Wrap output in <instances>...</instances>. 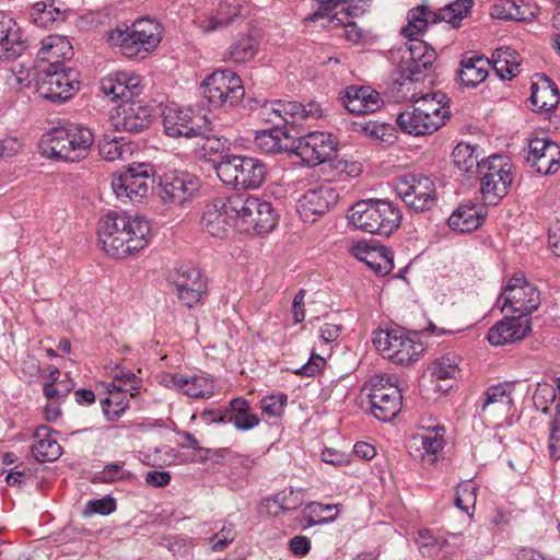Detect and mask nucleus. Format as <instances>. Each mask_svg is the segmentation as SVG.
Listing matches in <instances>:
<instances>
[{"label": "nucleus", "instance_id": "nucleus-1", "mask_svg": "<svg viewBox=\"0 0 560 560\" xmlns=\"http://www.w3.org/2000/svg\"><path fill=\"white\" fill-rule=\"evenodd\" d=\"M97 235L108 256L122 259L148 245L150 224L140 217L109 211L100 219Z\"/></svg>", "mask_w": 560, "mask_h": 560}, {"label": "nucleus", "instance_id": "nucleus-2", "mask_svg": "<svg viewBox=\"0 0 560 560\" xmlns=\"http://www.w3.org/2000/svg\"><path fill=\"white\" fill-rule=\"evenodd\" d=\"M93 142L91 129L71 124L45 132L39 140L38 149L44 158L78 163L89 156Z\"/></svg>", "mask_w": 560, "mask_h": 560}, {"label": "nucleus", "instance_id": "nucleus-3", "mask_svg": "<svg viewBox=\"0 0 560 560\" xmlns=\"http://www.w3.org/2000/svg\"><path fill=\"white\" fill-rule=\"evenodd\" d=\"M349 211L355 229L385 237L397 231L402 220L399 206L388 199L359 200Z\"/></svg>", "mask_w": 560, "mask_h": 560}, {"label": "nucleus", "instance_id": "nucleus-4", "mask_svg": "<svg viewBox=\"0 0 560 560\" xmlns=\"http://www.w3.org/2000/svg\"><path fill=\"white\" fill-rule=\"evenodd\" d=\"M214 170L220 180L235 190L258 189L269 175V167L262 160L241 154L222 155L214 162Z\"/></svg>", "mask_w": 560, "mask_h": 560}, {"label": "nucleus", "instance_id": "nucleus-5", "mask_svg": "<svg viewBox=\"0 0 560 560\" xmlns=\"http://www.w3.org/2000/svg\"><path fill=\"white\" fill-rule=\"evenodd\" d=\"M162 25L149 18L136 20L125 28L116 27L108 33V43L120 48L129 59H144L161 43Z\"/></svg>", "mask_w": 560, "mask_h": 560}, {"label": "nucleus", "instance_id": "nucleus-6", "mask_svg": "<svg viewBox=\"0 0 560 560\" xmlns=\"http://www.w3.org/2000/svg\"><path fill=\"white\" fill-rule=\"evenodd\" d=\"M338 138L325 131H311L292 140L290 153L301 159L302 164L314 167L328 163L337 172H348V162L337 158Z\"/></svg>", "mask_w": 560, "mask_h": 560}, {"label": "nucleus", "instance_id": "nucleus-7", "mask_svg": "<svg viewBox=\"0 0 560 560\" xmlns=\"http://www.w3.org/2000/svg\"><path fill=\"white\" fill-rule=\"evenodd\" d=\"M513 164L506 156L491 155L481 159L479 174L480 192L488 206H497L504 198L513 184Z\"/></svg>", "mask_w": 560, "mask_h": 560}, {"label": "nucleus", "instance_id": "nucleus-8", "mask_svg": "<svg viewBox=\"0 0 560 560\" xmlns=\"http://www.w3.org/2000/svg\"><path fill=\"white\" fill-rule=\"evenodd\" d=\"M474 2H448L439 11H432L421 4L408 12V24L402 27L401 33L406 37L423 35L429 25L445 21L453 27H457L460 21L470 13Z\"/></svg>", "mask_w": 560, "mask_h": 560}, {"label": "nucleus", "instance_id": "nucleus-9", "mask_svg": "<svg viewBox=\"0 0 560 560\" xmlns=\"http://www.w3.org/2000/svg\"><path fill=\"white\" fill-rule=\"evenodd\" d=\"M200 95L214 108L236 106L245 95L242 79L232 70H217L199 88Z\"/></svg>", "mask_w": 560, "mask_h": 560}, {"label": "nucleus", "instance_id": "nucleus-10", "mask_svg": "<svg viewBox=\"0 0 560 560\" xmlns=\"http://www.w3.org/2000/svg\"><path fill=\"white\" fill-rule=\"evenodd\" d=\"M36 92L52 103H63L80 90V73L71 67L37 71Z\"/></svg>", "mask_w": 560, "mask_h": 560}, {"label": "nucleus", "instance_id": "nucleus-11", "mask_svg": "<svg viewBox=\"0 0 560 560\" xmlns=\"http://www.w3.org/2000/svg\"><path fill=\"white\" fill-rule=\"evenodd\" d=\"M233 208L237 209L238 221L244 231L257 234L269 233L278 223V213L271 202L246 194H235Z\"/></svg>", "mask_w": 560, "mask_h": 560}, {"label": "nucleus", "instance_id": "nucleus-12", "mask_svg": "<svg viewBox=\"0 0 560 560\" xmlns=\"http://www.w3.org/2000/svg\"><path fill=\"white\" fill-rule=\"evenodd\" d=\"M396 192L409 211L421 213L436 206L434 182L421 173H407L397 178Z\"/></svg>", "mask_w": 560, "mask_h": 560}, {"label": "nucleus", "instance_id": "nucleus-13", "mask_svg": "<svg viewBox=\"0 0 560 560\" xmlns=\"http://www.w3.org/2000/svg\"><path fill=\"white\" fill-rule=\"evenodd\" d=\"M373 343L384 358L398 364L416 361L424 351L421 342H416L401 329H380L374 332Z\"/></svg>", "mask_w": 560, "mask_h": 560}, {"label": "nucleus", "instance_id": "nucleus-14", "mask_svg": "<svg viewBox=\"0 0 560 560\" xmlns=\"http://www.w3.org/2000/svg\"><path fill=\"white\" fill-rule=\"evenodd\" d=\"M235 194L228 197H218L208 202L202 212L200 224L202 230L212 237L226 238L238 225L237 209L233 208Z\"/></svg>", "mask_w": 560, "mask_h": 560}, {"label": "nucleus", "instance_id": "nucleus-15", "mask_svg": "<svg viewBox=\"0 0 560 560\" xmlns=\"http://www.w3.org/2000/svg\"><path fill=\"white\" fill-rule=\"evenodd\" d=\"M171 283L178 302L187 308L202 304L208 296V279L196 267L182 265L172 276Z\"/></svg>", "mask_w": 560, "mask_h": 560}, {"label": "nucleus", "instance_id": "nucleus-16", "mask_svg": "<svg viewBox=\"0 0 560 560\" xmlns=\"http://www.w3.org/2000/svg\"><path fill=\"white\" fill-rule=\"evenodd\" d=\"M201 187L200 178L188 172L170 171L159 180L158 194L165 205L184 206Z\"/></svg>", "mask_w": 560, "mask_h": 560}, {"label": "nucleus", "instance_id": "nucleus-17", "mask_svg": "<svg viewBox=\"0 0 560 560\" xmlns=\"http://www.w3.org/2000/svg\"><path fill=\"white\" fill-rule=\"evenodd\" d=\"M389 380V377L373 378L368 395L372 415L384 422L397 417L402 404L401 389Z\"/></svg>", "mask_w": 560, "mask_h": 560}, {"label": "nucleus", "instance_id": "nucleus-18", "mask_svg": "<svg viewBox=\"0 0 560 560\" xmlns=\"http://www.w3.org/2000/svg\"><path fill=\"white\" fill-rule=\"evenodd\" d=\"M149 171L150 165L141 163L130 164L118 171L112 183L117 198L140 201L145 197L152 183Z\"/></svg>", "mask_w": 560, "mask_h": 560}, {"label": "nucleus", "instance_id": "nucleus-19", "mask_svg": "<svg viewBox=\"0 0 560 560\" xmlns=\"http://www.w3.org/2000/svg\"><path fill=\"white\" fill-rule=\"evenodd\" d=\"M503 308L509 307L517 316L529 317L540 305L539 291L521 276L511 278L502 293Z\"/></svg>", "mask_w": 560, "mask_h": 560}, {"label": "nucleus", "instance_id": "nucleus-20", "mask_svg": "<svg viewBox=\"0 0 560 560\" xmlns=\"http://www.w3.org/2000/svg\"><path fill=\"white\" fill-rule=\"evenodd\" d=\"M154 108L144 100L121 102L113 116L117 130L140 133L152 122Z\"/></svg>", "mask_w": 560, "mask_h": 560}, {"label": "nucleus", "instance_id": "nucleus-21", "mask_svg": "<svg viewBox=\"0 0 560 560\" xmlns=\"http://www.w3.org/2000/svg\"><path fill=\"white\" fill-rule=\"evenodd\" d=\"M339 199L338 190L330 184L306 190L299 199L298 211L304 221H316L334 207Z\"/></svg>", "mask_w": 560, "mask_h": 560}, {"label": "nucleus", "instance_id": "nucleus-22", "mask_svg": "<svg viewBox=\"0 0 560 560\" xmlns=\"http://www.w3.org/2000/svg\"><path fill=\"white\" fill-rule=\"evenodd\" d=\"M73 55V47L66 36L51 34L40 42L36 52V69L65 68V62L71 60Z\"/></svg>", "mask_w": 560, "mask_h": 560}, {"label": "nucleus", "instance_id": "nucleus-23", "mask_svg": "<svg viewBox=\"0 0 560 560\" xmlns=\"http://www.w3.org/2000/svg\"><path fill=\"white\" fill-rule=\"evenodd\" d=\"M207 117L191 109L170 110L163 118L164 131L168 137L195 138L207 130Z\"/></svg>", "mask_w": 560, "mask_h": 560}, {"label": "nucleus", "instance_id": "nucleus-24", "mask_svg": "<svg viewBox=\"0 0 560 560\" xmlns=\"http://www.w3.org/2000/svg\"><path fill=\"white\" fill-rule=\"evenodd\" d=\"M526 161L539 174H555L560 167V147L548 138L532 139Z\"/></svg>", "mask_w": 560, "mask_h": 560}, {"label": "nucleus", "instance_id": "nucleus-25", "mask_svg": "<svg viewBox=\"0 0 560 560\" xmlns=\"http://www.w3.org/2000/svg\"><path fill=\"white\" fill-rule=\"evenodd\" d=\"M530 331V317L513 315L493 325L488 331L487 339L493 346H503L523 340Z\"/></svg>", "mask_w": 560, "mask_h": 560}, {"label": "nucleus", "instance_id": "nucleus-26", "mask_svg": "<svg viewBox=\"0 0 560 560\" xmlns=\"http://www.w3.org/2000/svg\"><path fill=\"white\" fill-rule=\"evenodd\" d=\"M340 104L352 114H372L380 108V95L369 86H347L339 93Z\"/></svg>", "mask_w": 560, "mask_h": 560}, {"label": "nucleus", "instance_id": "nucleus-27", "mask_svg": "<svg viewBox=\"0 0 560 560\" xmlns=\"http://www.w3.org/2000/svg\"><path fill=\"white\" fill-rule=\"evenodd\" d=\"M355 257L365 262L376 275L386 276L394 268V255L390 248L358 243L353 247Z\"/></svg>", "mask_w": 560, "mask_h": 560}, {"label": "nucleus", "instance_id": "nucleus-28", "mask_svg": "<svg viewBox=\"0 0 560 560\" xmlns=\"http://www.w3.org/2000/svg\"><path fill=\"white\" fill-rule=\"evenodd\" d=\"M195 138L198 139L197 147L195 148V153L199 160H203L207 162H212L214 166V162L221 159L222 155L231 154L230 151V141L226 137L218 136L213 133V129L211 127V121L207 119V130L203 135H196Z\"/></svg>", "mask_w": 560, "mask_h": 560}, {"label": "nucleus", "instance_id": "nucleus-29", "mask_svg": "<svg viewBox=\"0 0 560 560\" xmlns=\"http://www.w3.org/2000/svg\"><path fill=\"white\" fill-rule=\"evenodd\" d=\"M530 90L528 102L533 112L549 113L557 108L560 93L557 84L546 74H542L539 81L533 82Z\"/></svg>", "mask_w": 560, "mask_h": 560}, {"label": "nucleus", "instance_id": "nucleus-30", "mask_svg": "<svg viewBox=\"0 0 560 560\" xmlns=\"http://www.w3.org/2000/svg\"><path fill=\"white\" fill-rule=\"evenodd\" d=\"M457 71L459 84L467 88H476L483 82L489 73L491 61L483 56L474 52L463 55Z\"/></svg>", "mask_w": 560, "mask_h": 560}, {"label": "nucleus", "instance_id": "nucleus-31", "mask_svg": "<svg viewBox=\"0 0 560 560\" xmlns=\"http://www.w3.org/2000/svg\"><path fill=\"white\" fill-rule=\"evenodd\" d=\"M342 2H320L319 8L304 19L305 23L316 22L322 19H329V22L337 20L345 26V38L353 45L365 43L369 38V32L361 28L355 22H343L341 19L332 15L336 8Z\"/></svg>", "mask_w": 560, "mask_h": 560}, {"label": "nucleus", "instance_id": "nucleus-32", "mask_svg": "<svg viewBox=\"0 0 560 560\" xmlns=\"http://www.w3.org/2000/svg\"><path fill=\"white\" fill-rule=\"evenodd\" d=\"M54 430L45 424H40L35 429L33 438L34 444L31 447L32 455L38 463H50L57 460L61 454L62 448L59 443L52 439L51 433Z\"/></svg>", "mask_w": 560, "mask_h": 560}, {"label": "nucleus", "instance_id": "nucleus-33", "mask_svg": "<svg viewBox=\"0 0 560 560\" xmlns=\"http://www.w3.org/2000/svg\"><path fill=\"white\" fill-rule=\"evenodd\" d=\"M537 2H495L490 9L493 19L532 22L539 14Z\"/></svg>", "mask_w": 560, "mask_h": 560}, {"label": "nucleus", "instance_id": "nucleus-34", "mask_svg": "<svg viewBox=\"0 0 560 560\" xmlns=\"http://www.w3.org/2000/svg\"><path fill=\"white\" fill-rule=\"evenodd\" d=\"M486 211L468 201L458 206L447 220L448 226L458 233H470L477 230L485 220Z\"/></svg>", "mask_w": 560, "mask_h": 560}, {"label": "nucleus", "instance_id": "nucleus-35", "mask_svg": "<svg viewBox=\"0 0 560 560\" xmlns=\"http://www.w3.org/2000/svg\"><path fill=\"white\" fill-rule=\"evenodd\" d=\"M396 122L402 132L411 136L430 135L439 129V122L428 120L427 114H421L416 105L399 113Z\"/></svg>", "mask_w": 560, "mask_h": 560}, {"label": "nucleus", "instance_id": "nucleus-36", "mask_svg": "<svg viewBox=\"0 0 560 560\" xmlns=\"http://www.w3.org/2000/svg\"><path fill=\"white\" fill-rule=\"evenodd\" d=\"M0 45L4 46L11 57H19L31 44L23 39L14 19L0 11Z\"/></svg>", "mask_w": 560, "mask_h": 560}, {"label": "nucleus", "instance_id": "nucleus-37", "mask_svg": "<svg viewBox=\"0 0 560 560\" xmlns=\"http://www.w3.org/2000/svg\"><path fill=\"white\" fill-rule=\"evenodd\" d=\"M128 389L110 383L107 385V396L100 400L102 412L109 422H116L129 406Z\"/></svg>", "mask_w": 560, "mask_h": 560}, {"label": "nucleus", "instance_id": "nucleus-38", "mask_svg": "<svg viewBox=\"0 0 560 560\" xmlns=\"http://www.w3.org/2000/svg\"><path fill=\"white\" fill-rule=\"evenodd\" d=\"M245 16L244 7L234 2H219L214 13L209 16L207 31H214L237 24Z\"/></svg>", "mask_w": 560, "mask_h": 560}, {"label": "nucleus", "instance_id": "nucleus-39", "mask_svg": "<svg viewBox=\"0 0 560 560\" xmlns=\"http://www.w3.org/2000/svg\"><path fill=\"white\" fill-rule=\"evenodd\" d=\"M513 382H503L488 387L479 400V413H487L490 411V408L495 405H506L511 407L513 405Z\"/></svg>", "mask_w": 560, "mask_h": 560}, {"label": "nucleus", "instance_id": "nucleus-40", "mask_svg": "<svg viewBox=\"0 0 560 560\" xmlns=\"http://www.w3.org/2000/svg\"><path fill=\"white\" fill-rule=\"evenodd\" d=\"M259 50V42L250 34H244L234 39L224 54L228 61L245 63L255 58Z\"/></svg>", "mask_w": 560, "mask_h": 560}, {"label": "nucleus", "instance_id": "nucleus-41", "mask_svg": "<svg viewBox=\"0 0 560 560\" xmlns=\"http://www.w3.org/2000/svg\"><path fill=\"white\" fill-rule=\"evenodd\" d=\"M446 95L442 92L427 94L421 97V103L416 106L421 114H427L428 120L439 122V128L445 124L450 117V110L445 108Z\"/></svg>", "mask_w": 560, "mask_h": 560}, {"label": "nucleus", "instance_id": "nucleus-42", "mask_svg": "<svg viewBox=\"0 0 560 560\" xmlns=\"http://www.w3.org/2000/svg\"><path fill=\"white\" fill-rule=\"evenodd\" d=\"M229 422L240 431H247L257 427L260 419L250 411L249 402L246 399L237 397L230 401Z\"/></svg>", "mask_w": 560, "mask_h": 560}, {"label": "nucleus", "instance_id": "nucleus-43", "mask_svg": "<svg viewBox=\"0 0 560 560\" xmlns=\"http://www.w3.org/2000/svg\"><path fill=\"white\" fill-rule=\"evenodd\" d=\"M282 137L289 138V135L281 127H271L256 131L254 143L264 153L275 154L282 151L290 152V145L282 144Z\"/></svg>", "mask_w": 560, "mask_h": 560}, {"label": "nucleus", "instance_id": "nucleus-44", "mask_svg": "<svg viewBox=\"0 0 560 560\" xmlns=\"http://www.w3.org/2000/svg\"><path fill=\"white\" fill-rule=\"evenodd\" d=\"M454 166L465 174H479L481 160L477 153V147L459 142L452 152Z\"/></svg>", "mask_w": 560, "mask_h": 560}, {"label": "nucleus", "instance_id": "nucleus-45", "mask_svg": "<svg viewBox=\"0 0 560 560\" xmlns=\"http://www.w3.org/2000/svg\"><path fill=\"white\" fill-rule=\"evenodd\" d=\"M490 61L497 75L502 80H511L518 73L517 55L510 48H497Z\"/></svg>", "mask_w": 560, "mask_h": 560}, {"label": "nucleus", "instance_id": "nucleus-46", "mask_svg": "<svg viewBox=\"0 0 560 560\" xmlns=\"http://www.w3.org/2000/svg\"><path fill=\"white\" fill-rule=\"evenodd\" d=\"M55 2H35L32 8V18L36 25L49 27L55 22L65 21L66 9L54 5Z\"/></svg>", "mask_w": 560, "mask_h": 560}, {"label": "nucleus", "instance_id": "nucleus-47", "mask_svg": "<svg viewBox=\"0 0 560 560\" xmlns=\"http://www.w3.org/2000/svg\"><path fill=\"white\" fill-rule=\"evenodd\" d=\"M447 540L433 534L431 529L423 528L418 530L416 544L423 557L434 558L442 551Z\"/></svg>", "mask_w": 560, "mask_h": 560}, {"label": "nucleus", "instance_id": "nucleus-48", "mask_svg": "<svg viewBox=\"0 0 560 560\" xmlns=\"http://www.w3.org/2000/svg\"><path fill=\"white\" fill-rule=\"evenodd\" d=\"M409 44H407V50L408 57L405 55L402 56V59L405 61H412L418 60L421 61L422 66L424 65H433V62L436 59V52L435 50L428 46V44L421 39H418L416 37H408Z\"/></svg>", "mask_w": 560, "mask_h": 560}, {"label": "nucleus", "instance_id": "nucleus-49", "mask_svg": "<svg viewBox=\"0 0 560 560\" xmlns=\"http://www.w3.org/2000/svg\"><path fill=\"white\" fill-rule=\"evenodd\" d=\"M310 515L304 516V526L311 527L316 524L332 522L338 516L337 505L313 502L308 504Z\"/></svg>", "mask_w": 560, "mask_h": 560}, {"label": "nucleus", "instance_id": "nucleus-50", "mask_svg": "<svg viewBox=\"0 0 560 560\" xmlns=\"http://www.w3.org/2000/svg\"><path fill=\"white\" fill-rule=\"evenodd\" d=\"M125 463L117 462L104 466L101 471H97L91 479L92 483H112L116 481L129 480L132 474L124 469Z\"/></svg>", "mask_w": 560, "mask_h": 560}, {"label": "nucleus", "instance_id": "nucleus-51", "mask_svg": "<svg viewBox=\"0 0 560 560\" xmlns=\"http://www.w3.org/2000/svg\"><path fill=\"white\" fill-rule=\"evenodd\" d=\"M202 382L203 380L197 376L187 377L177 374L170 376V383L173 387L182 390L185 395L191 398H201L206 396L202 389Z\"/></svg>", "mask_w": 560, "mask_h": 560}, {"label": "nucleus", "instance_id": "nucleus-52", "mask_svg": "<svg viewBox=\"0 0 560 560\" xmlns=\"http://www.w3.org/2000/svg\"><path fill=\"white\" fill-rule=\"evenodd\" d=\"M277 109L281 114V121L284 125H294L301 121L303 104L294 101L276 100Z\"/></svg>", "mask_w": 560, "mask_h": 560}, {"label": "nucleus", "instance_id": "nucleus-53", "mask_svg": "<svg viewBox=\"0 0 560 560\" xmlns=\"http://www.w3.org/2000/svg\"><path fill=\"white\" fill-rule=\"evenodd\" d=\"M287 404L288 395L284 393L266 396L260 400L262 412L270 418H280Z\"/></svg>", "mask_w": 560, "mask_h": 560}, {"label": "nucleus", "instance_id": "nucleus-54", "mask_svg": "<svg viewBox=\"0 0 560 560\" xmlns=\"http://www.w3.org/2000/svg\"><path fill=\"white\" fill-rule=\"evenodd\" d=\"M117 508L116 500L112 495H106L101 499L90 500L83 510L84 516L93 514L109 515Z\"/></svg>", "mask_w": 560, "mask_h": 560}, {"label": "nucleus", "instance_id": "nucleus-55", "mask_svg": "<svg viewBox=\"0 0 560 560\" xmlns=\"http://www.w3.org/2000/svg\"><path fill=\"white\" fill-rule=\"evenodd\" d=\"M458 372L455 358L443 357L432 363L431 374L438 380L454 378Z\"/></svg>", "mask_w": 560, "mask_h": 560}, {"label": "nucleus", "instance_id": "nucleus-56", "mask_svg": "<svg viewBox=\"0 0 560 560\" xmlns=\"http://www.w3.org/2000/svg\"><path fill=\"white\" fill-rule=\"evenodd\" d=\"M477 489L470 483H460L457 487L455 505L469 514L470 509H475Z\"/></svg>", "mask_w": 560, "mask_h": 560}, {"label": "nucleus", "instance_id": "nucleus-57", "mask_svg": "<svg viewBox=\"0 0 560 560\" xmlns=\"http://www.w3.org/2000/svg\"><path fill=\"white\" fill-rule=\"evenodd\" d=\"M119 78L121 85L126 86L122 102H126L127 100L139 101L140 98H138V96L143 90V86L141 85V78L127 72H119Z\"/></svg>", "mask_w": 560, "mask_h": 560}, {"label": "nucleus", "instance_id": "nucleus-58", "mask_svg": "<svg viewBox=\"0 0 560 560\" xmlns=\"http://www.w3.org/2000/svg\"><path fill=\"white\" fill-rule=\"evenodd\" d=\"M548 448L551 458H560V404L556 405V412L550 421Z\"/></svg>", "mask_w": 560, "mask_h": 560}, {"label": "nucleus", "instance_id": "nucleus-59", "mask_svg": "<svg viewBox=\"0 0 560 560\" xmlns=\"http://www.w3.org/2000/svg\"><path fill=\"white\" fill-rule=\"evenodd\" d=\"M125 89L126 86H122L120 83L119 72L109 74L101 81V91L113 100L119 98L122 101Z\"/></svg>", "mask_w": 560, "mask_h": 560}, {"label": "nucleus", "instance_id": "nucleus-60", "mask_svg": "<svg viewBox=\"0 0 560 560\" xmlns=\"http://www.w3.org/2000/svg\"><path fill=\"white\" fill-rule=\"evenodd\" d=\"M325 365V359L322 355L312 352L307 362L299 369L292 370V372L299 376L314 377L323 371Z\"/></svg>", "mask_w": 560, "mask_h": 560}, {"label": "nucleus", "instance_id": "nucleus-61", "mask_svg": "<svg viewBox=\"0 0 560 560\" xmlns=\"http://www.w3.org/2000/svg\"><path fill=\"white\" fill-rule=\"evenodd\" d=\"M272 501L282 512L294 511L302 504L300 493L292 489L277 493Z\"/></svg>", "mask_w": 560, "mask_h": 560}, {"label": "nucleus", "instance_id": "nucleus-62", "mask_svg": "<svg viewBox=\"0 0 560 560\" xmlns=\"http://www.w3.org/2000/svg\"><path fill=\"white\" fill-rule=\"evenodd\" d=\"M387 128V124L380 122L376 120H364L354 122L355 130L364 132L370 138L378 139L382 141H384V136L386 133Z\"/></svg>", "mask_w": 560, "mask_h": 560}, {"label": "nucleus", "instance_id": "nucleus-63", "mask_svg": "<svg viewBox=\"0 0 560 560\" xmlns=\"http://www.w3.org/2000/svg\"><path fill=\"white\" fill-rule=\"evenodd\" d=\"M406 66L401 68V77L410 82L423 81L424 72L432 68L433 65L422 66L421 61H405Z\"/></svg>", "mask_w": 560, "mask_h": 560}, {"label": "nucleus", "instance_id": "nucleus-64", "mask_svg": "<svg viewBox=\"0 0 560 560\" xmlns=\"http://www.w3.org/2000/svg\"><path fill=\"white\" fill-rule=\"evenodd\" d=\"M275 101H266L257 110V118L265 122L272 124V127H281V114L276 110L277 106Z\"/></svg>", "mask_w": 560, "mask_h": 560}]
</instances>
